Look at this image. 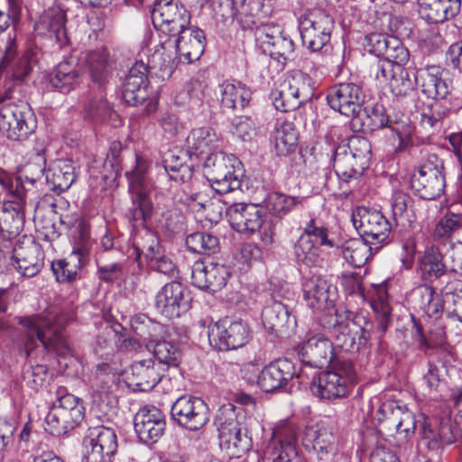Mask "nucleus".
Listing matches in <instances>:
<instances>
[{
  "label": "nucleus",
  "instance_id": "obj_16",
  "mask_svg": "<svg viewBox=\"0 0 462 462\" xmlns=\"http://www.w3.org/2000/svg\"><path fill=\"white\" fill-rule=\"evenodd\" d=\"M243 373L245 379L249 383L256 381L259 387L266 393L283 387L295 374L293 365L287 359L269 365L260 374L258 369L249 363L244 367Z\"/></svg>",
  "mask_w": 462,
  "mask_h": 462
},
{
  "label": "nucleus",
  "instance_id": "obj_32",
  "mask_svg": "<svg viewBox=\"0 0 462 462\" xmlns=\"http://www.w3.org/2000/svg\"><path fill=\"white\" fill-rule=\"evenodd\" d=\"M44 254L38 244L30 242L25 245H16L14 251V265L23 277L31 278L43 267Z\"/></svg>",
  "mask_w": 462,
  "mask_h": 462
},
{
  "label": "nucleus",
  "instance_id": "obj_55",
  "mask_svg": "<svg viewBox=\"0 0 462 462\" xmlns=\"http://www.w3.org/2000/svg\"><path fill=\"white\" fill-rule=\"evenodd\" d=\"M284 81L304 104L312 99L315 87L312 79L308 74L295 70Z\"/></svg>",
  "mask_w": 462,
  "mask_h": 462
},
{
  "label": "nucleus",
  "instance_id": "obj_36",
  "mask_svg": "<svg viewBox=\"0 0 462 462\" xmlns=\"http://www.w3.org/2000/svg\"><path fill=\"white\" fill-rule=\"evenodd\" d=\"M419 14L429 23H443L460 10L461 0H418Z\"/></svg>",
  "mask_w": 462,
  "mask_h": 462
},
{
  "label": "nucleus",
  "instance_id": "obj_61",
  "mask_svg": "<svg viewBox=\"0 0 462 462\" xmlns=\"http://www.w3.org/2000/svg\"><path fill=\"white\" fill-rule=\"evenodd\" d=\"M154 356L167 367H178L181 360L179 347L171 342L162 340L152 346Z\"/></svg>",
  "mask_w": 462,
  "mask_h": 462
},
{
  "label": "nucleus",
  "instance_id": "obj_3",
  "mask_svg": "<svg viewBox=\"0 0 462 462\" xmlns=\"http://www.w3.org/2000/svg\"><path fill=\"white\" fill-rule=\"evenodd\" d=\"M439 66L429 65L416 70L415 80L422 93L433 101L420 115V125L427 131L439 127L440 121L448 116L449 109L439 100L449 94V86L443 79Z\"/></svg>",
  "mask_w": 462,
  "mask_h": 462
},
{
  "label": "nucleus",
  "instance_id": "obj_13",
  "mask_svg": "<svg viewBox=\"0 0 462 462\" xmlns=\"http://www.w3.org/2000/svg\"><path fill=\"white\" fill-rule=\"evenodd\" d=\"M117 449V437L115 430L105 426L88 429L83 439L82 462H112Z\"/></svg>",
  "mask_w": 462,
  "mask_h": 462
},
{
  "label": "nucleus",
  "instance_id": "obj_18",
  "mask_svg": "<svg viewBox=\"0 0 462 462\" xmlns=\"http://www.w3.org/2000/svg\"><path fill=\"white\" fill-rule=\"evenodd\" d=\"M172 420L190 431L201 430L209 420L208 404L199 397L182 395L171 406Z\"/></svg>",
  "mask_w": 462,
  "mask_h": 462
},
{
  "label": "nucleus",
  "instance_id": "obj_57",
  "mask_svg": "<svg viewBox=\"0 0 462 462\" xmlns=\"http://www.w3.org/2000/svg\"><path fill=\"white\" fill-rule=\"evenodd\" d=\"M420 386L423 393L430 397L436 396L441 393L446 387L443 369L430 362L428 370L421 379Z\"/></svg>",
  "mask_w": 462,
  "mask_h": 462
},
{
  "label": "nucleus",
  "instance_id": "obj_54",
  "mask_svg": "<svg viewBox=\"0 0 462 462\" xmlns=\"http://www.w3.org/2000/svg\"><path fill=\"white\" fill-rule=\"evenodd\" d=\"M191 206L195 208L196 206L199 207L206 212V217L211 222H217L221 219L222 215L228 208L227 202L221 201L219 199H208L206 195L201 192L191 193L189 196Z\"/></svg>",
  "mask_w": 462,
  "mask_h": 462
},
{
  "label": "nucleus",
  "instance_id": "obj_48",
  "mask_svg": "<svg viewBox=\"0 0 462 462\" xmlns=\"http://www.w3.org/2000/svg\"><path fill=\"white\" fill-rule=\"evenodd\" d=\"M163 164L170 178L186 182L192 177V167L185 161V154L180 151H169L163 157Z\"/></svg>",
  "mask_w": 462,
  "mask_h": 462
},
{
  "label": "nucleus",
  "instance_id": "obj_44",
  "mask_svg": "<svg viewBox=\"0 0 462 462\" xmlns=\"http://www.w3.org/2000/svg\"><path fill=\"white\" fill-rule=\"evenodd\" d=\"M272 142L277 155L286 156L296 150L298 133L292 123L284 122L275 129Z\"/></svg>",
  "mask_w": 462,
  "mask_h": 462
},
{
  "label": "nucleus",
  "instance_id": "obj_49",
  "mask_svg": "<svg viewBox=\"0 0 462 462\" xmlns=\"http://www.w3.org/2000/svg\"><path fill=\"white\" fill-rule=\"evenodd\" d=\"M306 439L312 443V448L320 454L333 453L337 450V439L328 427L308 428Z\"/></svg>",
  "mask_w": 462,
  "mask_h": 462
},
{
  "label": "nucleus",
  "instance_id": "obj_12",
  "mask_svg": "<svg viewBox=\"0 0 462 462\" xmlns=\"http://www.w3.org/2000/svg\"><path fill=\"white\" fill-rule=\"evenodd\" d=\"M297 429L289 421H282L273 430L262 462H300L297 458Z\"/></svg>",
  "mask_w": 462,
  "mask_h": 462
},
{
  "label": "nucleus",
  "instance_id": "obj_46",
  "mask_svg": "<svg viewBox=\"0 0 462 462\" xmlns=\"http://www.w3.org/2000/svg\"><path fill=\"white\" fill-rule=\"evenodd\" d=\"M79 74L75 65L68 60L61 61L50 74V85L60 92H69L78 82Z\"/></svg>",
  "mask_w": 462,
  "mask_h": 462
},
{
  "label": "nucleus",
  "instance_id": "obj_39",
  "mask_svg": "<svg viewBox=\"0 0 462 462\" xmlns=\"http://www.w3.org/2000/svg\"><path fill=\"white\" fill-rule=\"evenodd\" d=\"M456 440L449 418H442L438 431L431 426L424 424L421 429V442L430 451H439L444 445Z\"/></svg>",
  "mask_w": 462,
  "mask_h": 462
},
{
  "label": "nucleus",
  "instance_id": "obj_23",
  "mask_svg": "<svg viewBox=\"0 0 462 462\" xmlns=\"http://www.w3.org/2000/svg\"><path fill=\"white\" fill-rule=\"evenodd\" d=\"M205 40L202 30L189 24L169 37L167 43L175 47L182 62L191 63L198 60L204 52Z\"/></svg>",
  "mask_w": 462,
  "mask_h": 462
},
{
  "label": "nucleus",
  "instance_id": "obj_33",
  "mask_svg": "<svg viewBox=\"0 0 462 462\" xmlns=\"http://www.w3.org/2000/svg\"><path fill=\"white\" fill-rule=\"evenodd\" d=\"M384 413L383 423L390 430L402 435L404 439L411 436L416 428L414 414L406 406L395 402L384 403L382 408Z\"/></svg>",
  "mask_w": 462,
  "mask_h": 462
},
{
  "label": "nucleus",
  "instance_id": "obj_40",
  "mask_svg": "<svg viewBox=\"0 0 462 462\" xmlns=\"http://www.w3.org/2000/svg\"><path fill=\"white\" fill-rule=\"evenodd\" d=\"M80 60L84 61L92 80L103 84L111 72V60L106 49L100 48L81 54Z\"/></svg>",
  "mask_w": 462,
  "mask_h": 462
},
{
  "label": "nucleus",
  "instance_id": "obj_21",
  "mask_svg": "<svg viewBox=\"0 0 462 462\" xmlns=\"http://www.w3.org/2000/svg\"><path fill=\"white\" fill-rule=\"evenodd\" d=\"M255 42L263 53L270 57L284 60H291L294 53V43L285 36L280 26L263 24L255 30Z\"/></svg>",
  "mask_w": 462,
  "mask_h": 462
},
{
  "label": "nucleus",
  "instance_id": "obj_17",
  "mask_svg": "<svg viewBox=\"0 0 462 462\" xmlns=\"http://www.w3.org/2000/svg\"><path fill=\"white\" fill-rule=\"evenodd\" d=\"M37 62V53L31 48L17 53V45L14 39H9L5 54L0 61V71L14 84H21L28 79Z\"/></svg>",
  "mask_w": 462,
  "mask_h": 462
},
{
  "label": "nucleus",
  "instance_id": "obj_47",
  "mask_svg": "<svg viewBox=\"0 0 462 462\" xmlns=\"http://www.w3.org/2000/svg\"><path fill=\"white\" fill-rule=\"evenodd\" d=\"M360 122V129L366 128L369 131H375L383 127H392L389 116L384 106L375 104L362 108L360 116L355 121V125Z\"/></svg>",
  "mask_w": 462,
  "mask_h": 462
},
{
  "label": "nucleus",
  "instance_id": "obj_41",
  "mask_svg": "<svg viewBox=\"0 0 462 462\" xmlns=\"http://www.w3.org/2000/svg\"><path fill=\"white\" fill-rule=\"evenodd\" d=\"M221 106L227 109L244 108L252 98V91L240 81H225L219 85Z\"/></svg>",
  "mask_w": 462,
  "mask_h": 462
},
{
  "label": "nucleus",
  "instance_id": "obj_45",
  "mask_svg": "<svg viewBox=\"0 0 462 462\" xmlns=\"http://www.w3.org/2000/svg\"><path fill=\"white\" fill-rule=\"evenodd\" d=\"M232 165H241V162L235 155L215 152L204 159L203 172L208 182L212 183Z\"/></svg>",
  "mask_w": 462,
  "mask_h": 462
},
{
  "label": "nucleus",
  "instance_id": "obj_2",
  "mask_svg": "<svg viewBox=\"0 0 462 462\" xmlns=\"http://www.w3.org/2000/svg\"><path fill=\"white\" fill-rule=\"evenodd\" d=\"M68 323L63 316H57L54 319L42 315H32L19 319L22 326L21 343L26 357L38 346L40 342L44 349L58 356H66L71 348L61 328Z\"/></svg>",
  "mask_w": 462,
  "mask_h": 462
},
{
  "label": "nucleus",
  "instance_id": "obj_58",
  "mask_svg": "<svg viewBox=\"0 0 462 462\" xmlns=\"http://www.w3.org/2000/svg\"><path fill=\"white\" fill-rule=\"evenodd\" d=\"M186 245L190 252L214 254L217 251L218 238L208 233L195 232L186 237Z\"/></svg>",
  "mask_w": 462,
  "mask_h": 462
},
{
  "label": "nucleus",
  "instance_id": "obj_4",
  "mask_svg": "<svg viewBox=\"0 0 462 462\" xmlns=\"http://www.w3.org/2000/svg\"><path fill=\"white\" fill-rule=\"evenodd\" d=\"M147 162L137 156L135 167L126 175L129 180L132 205L127 211V219L134 227L145 226L151 219L153 206L149 197V183L146 179Z\"/></svg>",
  "mask_w": 462,
  "mask_h": 462
},
{
  "label": "nucleus",
  "instance_id": "obj_64",
  "mask_svg": "<svg viewBox=\"0 0 462 462\" xmlns=\"http://www.w3.org/2000/svg\"><path fill=\"white\" fill-rule=\"evenodd\" d=\"M409 58L410 53L408 49L402 44L399 38L392 35L383 56L388 67H392L393 64L398 66L404 65L409 60Z\"/></svg>",
  "mask_w": 462,
  "mask_h": 462
},
{
  "label": "nucleus",
  "instance_id": "obj_6",
  "mask_svg": "<svg viewBox=\"0 0 462 462\" xmlns=\"http://www.w3.org/2000/svg\"><path fill=\"white\" fill-rule=\"evenodd\" d=\"M239 418H245V411H236L233 405L228 404L217 411L215 420L221 446L232 450L234 455L245 452L250 447L246 429L238 420Z\"/></svg>",
  "mask_w": 462,
  "mask_h": 462
},
{
  "label": "nucleus",
  "instance_id": "obj_5",
  "mask_svg": "<svg viewBox=\"0 0 462 462\" xmlns=\"http://www.w3.org/2000/svg\"><path fill=\"white\" fill-rule=\"evenodd\" d=\"M356 383V373L352 362L340 361L332 370L323 372L314 377L310 390L321 399L333 400L347 396Z\"/></svg>",
  "mask_w": 462,
  "mask_h": 462
},
{
  "label": "nucleus",
  "instance_id": "obj_10",
  "mask_svg": "<svg viewBox=\"0 0 462 462\" xmlns=\"http://www.w3.org/2000/svg\"><path fill=\"white\" fill-rule=\"evenodd\" d=\"M252 337V331L242 319L225 318L208 328V341L219 351L237 349L246 345Z\"/></svg>",
  "mask_w": 462,
  "mask_h": 462
},
{
  "label": "nucleus",
  "instance_id": "obj_8",
  "mask_svg": "<svg viewBox=\"0 0 462 462\" xmlns=\"http://www.w3.org/2000/svg\"><path fill=\"white\" fill-rule=\"evenodd\" d=\"M334 19L322 9L306 13L300 21V32L304 46L310 51H321L330 41Z\"/></svg>",
  "mask_w": 462,
  "mask_h": 462
},
{
  "label": "nucleus",
  "instance_id": "obj_56",
  "mask_svg": "<svg viewBox=\"0 0 462 462\" xmlns=\"http://www.w3.org/2000/svg\"><path fill=\"white\" fill-rule=\"evenodd\" d=\"M242 171L240 165H232L226 170L220 177H217L212 183L211 188L219 194L240 191L242 184Z\"/></svg>",
  "mask_w": 462,
  "mask_h": 462
},
{
  "label": "nucleus",
  "instance_id": "obj_11",
  "mask_svg": "<svg viewBox=\"0 0 462 462\" xmlns=\"http://www.w3.org/2000/svg\"><path fill=\"white\" fill-rule=\"evenodd\" d=\"M443 162L435 154L430 155L411 179V189L423 199L439 198L446 186Z\"/></svg>",
  "mask_w": 462,
  "mask_h": 462
},
{
  "label": "nucleus",
  "instance_id": "obj_53",
  "mask_svg": "<svg viewBox=\"0 0 462 462\" xmlns=\"http://www.w3.org/2000/svg\"><path fill=\"white\" fill-rule=\"evenodd\" d=\"M346 146H337L334 154V169L337 175L347 180L348 179L361 174L365 168L356 162L352 155L345 152Z\"/></svg>",
  "mask_w": 462,
  "mask_h": 462
},
{
  "label": "nucleus",
  "instance_id": "obj_20",
  "mask_svg": "<svg viewBox=\"0 0 462 462\" xmlns=\"http://www.w3.org/2000/svg\"><path fill=\"white\" fill-rule=\"evenodd\" d=\"M189 13L183 5L172 0L158 1L152 12L155 28L171 37L190 23Z\"/></svg>",
  "mask_w": 462,
  "mask_h": 462
},
{
  "label": "nucleus",
  "instance_id": "obj_14",
  "mask_svg": "<svg viewBox=\"0 0 462 462\" xmlns=\"http://www.w3.org/2000/svg\"><path fill=\"white\" fill-rule=\"evenodd\" d=\"M352 221L366 243H388L392 226L380 210L358 207L352 214Z\"/></svg>",
  "mask_w": 462,
  "mask_h": 462
},
{
  "label": "nucleus",
  "instance_id": "obj_42",
  "mask_svg": "<svg viewBox=\"0 0 462 462\" xmlns=\"http://www.w3.org/2000/svg\"><path fill=\"white\" fill-rule=\"evenodd\" d=\"M131 326L136 335L146 341L148 348L161 342L166 334V328L162 324L152 320L145 315L134 316L131 320Z\"/></svg>",
  "mask_w": 462,
  "mask_h": 462
},
{
  "label": "nucleus",
  "instance_id": "obj_30",
  "mask_svg": "<svg viewBox=\"0 0 462 462\" xmlns=\"http://www.w3.org/2000/svg\"><path fill=\"white\" fill-rule=\"evenodd\" d=\"M220 135L209 126L193 128L186 138L187 152L190 156L205 159L220 147Z\"/></svg>",
  "mask_w": 462,
  "mask_h": 462
},
{
  "label": "nucleus",
  "instance_id": "obj_50",
  "mask_svg": "<svg viewBox=\"0 0 462 462\" xmlns=\"http://www.w3.org/2000/svg\"><path fill=\"white\" fill-rule=\"evenodd\" d=\"M236 20L243 29H251L256 23V18L263 11V0H239L236 2Z\"/></svg>",
  "mask_w": 462,
  "mask_h": 462
},
{
  "label": "nucleus",
  "instance_id": "obj_62",
  "mask_svg": "<svg viewBox=\"0 0 462 462\" xmlns=\"http://www.w3.org/2000/svg\"><path fill=\"white\" fill-rule=\"evenodd\" d=\"M92 242L90 239L89 227L85 222L79 223L74 234V245L70 254H76L84 262L88 261Z\"/></svg>",
  "mask_w": 462,
  "mask_h": 462
},
{
  "label": "nucleus",
  "instance_id": "obj_27",
  "mask_svg": "<svg viewBox=\"0 0 462 462\" xmlns=\"http://www.w3.org/2000/svg\"><path fill=\"white\" fill-rule=\"evenodd\" d=\"M229 272L226 265L214 262H196L192 267V284L200 290L216 292L227 282Z\"/></svg>",
  "mask_w": 462,
  "mask_h": 462
},
{
  "label": "nucleus",
  "instance_id": "obj_38",
  "mask_svg": "<svg viewBox=\"0 0 462 462\" xmlns=\"http://www.w3.org/2000/svg\"><path fill=\"white\" fill-rule=\"evenodd\" d=\"M392 211L396 225L404 230L412 228L417 221V207L414 199L401 190H395L392 195Z\"/></svg>",
  "mask_w": 462,
  "mask_h": 462
},
{
  "label": "nucleus",
  "instance_id": "obj_43",
  "mask_svg": "<svg viewBox=\"0 0 462 462\" xmlns=\"http://www.w3.org/2000/svg\"><path fill=\"white\" fill-rule=\"evenodd\" d=\"M462 230V214L448 211L436 223L431 236L434 242L451 243L454 235Z\"/></svg>",
  "mask_w": 462,
  "mask_h": 462
},
{
  "label": "nucleus",
  "instance_id": "obj_19",
  "mask_svg": "<svg viewBox=\"0 0 462 462\" xmlns=\"http://www.w3.org/2000/svg\"><path fill=\"white\" fill-rule=\"evenodd\" d=\"M365 98L362 87L354 82L336 84L329 88L327 95L328 106L341 115L352 116L353 125L360 116Z\"/></svg>",
  "mask_w": 462,
  "mask_h": 462
},
{
  "label": "nucleus",
  "instance_id": "obj_24",
  "mask_svg": "<svg viewBox=\"0 0 462 462\" xmlns=\"http://www.w3.org/2000/svg\"><path fill=\"white\" fill-rule=\"evenodd\" d=\"M335 288L323 277L312 275L302 284L303 298L307 305L324 313L337 311L334 308Z\"/></svg>",
  "mask_w": 462,
  "mask_h": 462
},
{
  "label": "nucleus",
  "instance_id": "obj_26",
  "mask_svg": "<svg viewBox=\"0 0 462 462\" xmlns=\"http://www.w3.org/2000/svg\"><path fill=\"white\" fill-rule=\"evenodd\" d=\"M231 226L241 234H253L264 222L262 208L254 204L232 203L226 208Z\"/></svg>",
  "mask_w": 462,
  "mask_h": 462
},
{
  "label": "nucleus",
  "instance_id": "obj_22",
  "mask_svg": "<svg viewBox=\"0 0 462 462\" xmlns=\"http://www.w3.org/2000/svg\"><path fill=\"white\" fill-rule=\"evenodd\" d=\"M189 291L180 282L166 283L155 297V308L168 319L178 318L190 308Z\"/></svg>",
  "mask_w": 462,
  "mask_h": 462
},
{
  "label": "nucleus",
  "instance_id": "obj_29",
  "mask_svg": "<svg viewBox=\"0 0 462 462\" xmlns=\"http://www.w3.org/2000/svg\"><path fill=\"white\" fill-rule=\"evenodd\" d=\"M299 356L303 364L322 368L328 365L334 357L333 345L328 337L314 335L302 344Z\"/></svg>",
  "mask_w": 462,
  "mask_h": 462
},
{
  "label": "nucleus",
  "instance_id": "obj_37",
  "mask_svg": "<svg viewBox=\"0 0 462 462\" xmlns=\"http://www.w3.org/2000/svg\"><path fill=\"white\" fill-rule=\"evenodd\" d=\"M77 177L76 167L70 160H59L45 171L49 189L57 193L69 189L76 181Z\"/></svg>",
  "mask_w": 462,
  "mask_h": 462
},
{
  "label": "nucleus",
  "instance_id": "obj_52",
  "mask_svg": "<svg viewBox=\"0 0 462 462\" xmlns=\"http://www.w3.org/2000/svg\"><path fill=\"white\" fill-rule=\"evenodd\" d=\"M86 263L76 254H69L66 259L53 261L51 270L59 282H70L76 279L79 271Z\"/></svg>",
  "mask_w": 462,
  "mask_h": 462
},
{
  "label": "nucleus",
  "instance_id": "obj_1",
  "mask_svg": "<svg viewBox=\"0 0 462 462\" xmlns=\"http://www.w3.org/2000/svg\"><path fill=\"white\" fill-rule=\"evenodd\" d=\"M390 311L388 305H382L383 319L377 326L362 316L356 318L355 320L350 319L345 311L338 310L323 313L320 322L330 332L337 347L345 352L356 353L368 343L381 341L388 327L386 319Z\"/></svg>",
  "mask_w": 462,
  "mask_h": 462
},
{
  "label": "nucleus",
  "instance_id": "obj_60",
  "mask_svg": "<svg viewBox=\"0 0 462 462\" xmlns=\"http://www.w3.org/2000/svg\"><path fill=\"white\" fill-rule=\"evenodd\" d=\"M346 150L353 159L362 165L365 169L368 166L371 157V144L369 141L363 136H352L348 139Z\"/></svg>",
  "mask_w": 462,
  "mask_h": 462
},
{
  "label": "nucleus",
  "instance_id": "obj_28",
  "mask_svg": "<svg viewBox=\"0 0 462 462\" xmlns=\"http://www.w3.org/2000/svg\"><path fill=\"white\" fill-rule=\"evenodd\" d=\"M147 71L143 61H136L130 68L123 88V98L128 105L138 106L149 99L151 91Z\"/></svg>",
  "mask_w": 462,
  "mask_h": 462
},
{
  "label": "nucleus",
  "instance_id": "obj_25",
  "mask_svg": "<svg viewBox=\"0 0 462 462\" xmlns=\"http://www.w3.org/2000/svg\"><path fill=\"white\" fill-rule=\"evenodd\" d=\"M134 430L141 441L146 444L156 443L165 430V419L162 412L154 406L141 408L134 418Z\"/></svg>",
  "mask_w": 462,
  "mask_h": 462
},
{
  "label": "nucleus",
  "instance_id": "obj_63",
  "mask_svg": "<svg viewBox=\"0 0 462 462\" xmlns=\"http://www.w3.org/2000/svg\"><path fill=\"white\" fill-rule=\"evenodd\" d=\"M344 259L355 267L362 266L367 260V246L360 240L346 243L341 249Z\"/></svg>",
  "mask_w": 462,
  "mask_h": 462
},
{
  "label": "nucleus",
  "instance_id": "obj_59",
  "mask_svg": "<svg viewBox=\"0 0 462 462\" xmlns=\"http://www.w3.org/2000/svg\"><path fill=\"white\" fill-rule=\"evenodd\" d=\"M303 199L288 196L280 192L270 193L265 199L266 208L275 216H282L291 211L302 203Z\"/></svg>",
  "mask_w": 462,
  "mask_h": 462
},
{
  "label": "nucleus",
  "instance_id": "obj_15",
  "mask_svg": "<svg viewBox=\"0 0 462 462\" xmlns=\"http://www.w3.org/2000/svg\"><path fill=\"white\" fill-rule=\"evenodd\" d=\"M11 199L0 209V232L8 236H17L23 227L26 191L19 179H14L11 189H4Z\"/></svg>",
  "mask_w": 462,
  "mask_h": 462
},
{
  "label": "nucleus",
  "instance_id": "obj_34",
  "mask_svg": "<svg viewBox=\"0 0 462 462\" xmlns=\"http://www.w3.org/2000/svg\"><path fill=\"white\" fill-rule=\"evenodd\" d=\"M128 384L135 391L147 392L161 381L162 374L152 359L134 362L126 372Z\"/></svg>",
  "mask_w": 462,
  "mask_h": 462
},
{
  "label": "nucleus",
  "instance_id": "obj_31",
  "mask_svg": "<svg viewBox=\"0 0 462 462\" xmlns=\"http://www.w3.org/2000/svg\"><path fill=\"white\" fill-rule=\"evenodd\" d=\"M453 265L448 268L443 261V254L438 245L428 247L420 261V268L425 278L433 282L447 275L448 273H462V259L457 260L453 256Z\"/></svg>",
  "mask_w": 462,
  "mask_h": 462
},
{
  "label": "nucleus",
  "instance_id": "obj_35",
  "mask_svg": "<svg viewBox=\"0 0 462 462\" xmlns=\"http://www.w3.org/2000/svg\"><path fill=\"white\" fill-rule=\"evenodd\" d=\"M262 322L267 330L278 335L293 329L296 324L288 306L279 300H273L264 307L262 311Z\"/></svg>",
  "mask_w": 462,
  "mask_h": 462
},
{
  "label": "nucleus",
  "instance_id": "obj_7",
  "mask_svg": "<svg viewBox=\"0 0 462 462\" xmlns=\"http://www.w3.org/2000/svg\"><path fill=\"white\" fill-rule=\"evenodd\" d=\"M85 417V408L79 398L65 394L50 409L45 430L53 436H62L77 427Z\"/></svg>",
  "mask_w": 462,
  "mask_h": 462
},
{
  "label": "nucleus",
  "instance_id": "obj_9",
  "mask_svg": "<svg viewBox=\"0 0 462 462\" xmlns=\"http://www.w3.org/2000/svg\"><path fill=\"white\" fill-rule=\"evenodd\" d=\"M35 127L33 114L27 103H6L0 106V132L9 140H24Z\"/></svg>",
  "mask_w": 462,
  "mask_h": 462
},
{
  "label": "nucleus",
  "instance_id": "obj_51",
  "mask_svg": "<svg viewBox=\"0 0 462 462\" xmlns=\"http://www.w3.org/2000/svg\"><path fill=\"white\" fill-rule=\"evenodd\" d=\"M293 254L297 261L307 265H318L321 260L320 249L314 240H310L309 233H302L293 247Z\"/></svg>",
  "mask_w": 462,
  "mask_h": 462
}]
</instances>
